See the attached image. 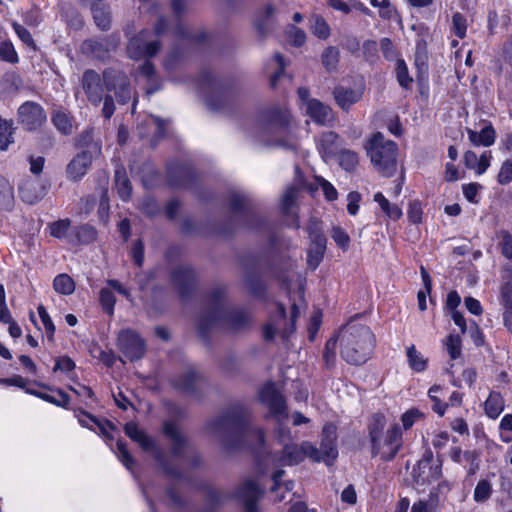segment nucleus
I'll list each match as a JSON object with an SVG mask.
<instances>
[{
  "label": "nucleus",
  "mask_w": 512,
  "mask_h": 512,
  "mask_svg": "<svg viewBox=\"0 0 512 512\" xmlns=\"http://www.w3.org/2000/svg\"><path fill=\"white\" fill-rule=\"evenodd\" d=\"M206 429L226 449H239L246 444L264 443V432L251 426L249 412L241 405L232 406L208 421Z\"/></svg>",
  "instance_id": "f257e3e1"
},
{
  "label": "nucleus",
  "mask_w": 512,
  "mask_h": 512,
  "mask_svg": "<svg viewBox=\"0 0 512 512\" xmlns=\"http://www.w3.org/2000/svg\"><path fill=\"white\" fill-rule=\"evenodd\" d=\"M206 310L198 322L199 332L206 336L214 327L238 331L249 325L250 314L242 309H232L226 305V288L218 285L206 298Z\"/></svg>",
  "instance_id": "f03ea898"
},
{
  "label": "nucleus",
  "mask_w": 512,
  "mask_h": 512,
  "mask_svg": "<svg viewBox=\"0 0 512 512\" xmlns=\"http://www.w3.org/2000/svg\"><path fill=\"white\" fill-rule=\"evenodd\" d=\"M341 356L350 364H364L375 347V336L368 326L348 323L337 335Z\"/></svg>",
  "instance_id": "7ed1b4c3"
},
{
  "label": "nucleus",
  "mask_w": 512,
  "mask_h": 512,
  "mask_svg": "<svg viewBox=\"0 0 512 512\" xmlns=\"http://www.w3.org/2000/svg\"><path fill=\"white\" fill-rule=\"evenodd\" d=\"M386 418L382 414H374L369 424V440L372 446L373 457L380 455L384 461L395 458L402 447V431L398 424H394L384 433Z\"/></svg>",
  "instance_id": "20e7f679"
},
{
  "label": "nucleus",
  "mask_w": 512,
  "mask_h": 512,
  "mask_svg": "<svg viewBox=\"0 0 512 512\" xmlns=\"http://www.w3.org/2000/svg\"><path fill=\"white\" fill-rule=\"evenodd\" d=\"M366 152L375 170L384 177H391L397 170L398 146L392 140H386L377 132L368 140Z\"/></svg>",
  "instance_id": "39448f33"
},
{
  "label": "nucleus",
  "mask_w": 512,
  "mask_h": 512,
  "mask_svg": "<svg viewBox=\"0 0 512 512\" xmlns=\"http://www.w3.org/2000/svg\"><path fill=\"white\" fill-rule=\"evenodd\" d=\"M168 24L165 17L160 16L154 25V30H141L129 39L126 51L130 59H149L158 54L162 44L159 38L167 31Z\"/></svg>",
  "instance_id": "423d86ee"
},
{
  "label": "nucleus",
  "mask_w": 512,
  "mask_h": 512,
  "mask_svg": "<svg viewBox=\"0 0 512 512\" xmlns=\"http://www.w3.org/2000/svg\"><path fill=\"white\" fill-rule=\"evenodd\" d=\"M308 456L315 462L321 461L320 451L310 442H303L301 445L294 443H285L280 455L273 454L267 457L274 466L284 467L296 465Z\"/></svg>",
  "instance_id": "0eeeda50"
},
{
  "label": "nucleus",
  "mask_w": 512,
  "mask_h": 512,
  "mask_svg": "<svg viewBox=\"0 0 512 512\" xmlns=\"http://www.w3.org/2000/svg\"><path fill=\"white\" fill-rule=\"evenodd\" d=\"M103 83L109 93H113L118 104H127L133 99L132 114L135 112L137 97L133 95L130 80L125 72L116 68H107L103 71Z\"/></svg>",
  "instance_id": "6e6552de"
},
{
  "label": "nucleus",
  "mask_w": 512,
  "mask_h": 512,
  "mask_svg": "<svg viewBox=\"0 0 512 512\" xmlns=\"http://www.w3.org/2000/svg\"><path fill=\"white\" fill-rule=\"evenodd\" d=\"M163 433L171 443V453L176 458H188L193 467L201 463L200 455L195 451L189 439L174 422H165Z\"/></svg>",
  "instance_id": "1a4fd4ad"
},
{
  "label": "nucleus",
  "mask_w": 512,
  "mask_h": 512,
  "mask_svg": "<svg viewBox=\"0 0 512 512\" xmlns=\"http://www.w3.org/2000/svg\"><path fill=\"white\" fill-rule=\"evenodd\" d=\"M120 43L119 33L114 32L104 37L84 40L81 44V51L93 59L106 61L111 58L112 53L118 49Z\"/></svg>",
  "instance_id": "9d476101"
},
{
  "label": "nucleus",
  "mask_w": 512,
  "mask_h": 512,
  "mask_svg": "<svg viewBox=\"0 0 512 512\" xmlns=\"http://www.w3.org/2000/svg\"><path fill=\"white\" fill-rule=\"evenodd\" d=\"M291 116L289 112L280 107H272L261 113L260 127L265 134L285 132L289 126Z\"/></svg>",
  "instance_id": "9b49d317"
},
{
  "label": "nucleus",
  "mask_w": 512,
  "mask_h": 512,
  "mask_svg": "<svg viewBox=\"0 0 512 512\" xmlns=\"http://www.w3.org/2000/svg\"><path fill=\"white\" fill-rule=\"evenodd\" d=\"M118 348L130 361L141 359L146 351L145 341L131 329L119 332Z\"/></svg>",
  "instance_id": "f8f14e48"
},
{
  "label": "nucleus",
  "mask_w": 512,
  "mask_h": 512,
  "mask_svg": "<svg viewBox=\"0 0 512 512\" xmlns=\"http://www.w3.org/2000/svg\"><path fill=\"white\" fill-rule=\"evenodd\" d=\"M102 82L103 77L101 78L100 75L92 69L85 70L82 75V88L88 101L94 106H98L102 102L104 92Z\"/></svg>",
  "instance_id": "ddd939ff"
},
{
  "label": "nucleus",
  "mask_w": 512,
  "mask_h": 512,
  "mask_svg": "<svg viewBox=\"0 0 512 512\" xmlns=\"http://www.w3.org/2000/svg\"><path fill=\"white\" fill-rule=\"evenodd\" d=\"M18 117L21 124L28 130H35L46 120L44 109L35 102L28 101L23 103L18 109Z\"/></svg>",
  "instance_id": "4468645a"
},
{
  "label": "nucleus",
  "mask_w": 512,
  "mask_h": 512,
  "mask_svg": "<svg viewBox=\"0 0 512 512\" xmlns=\"http://www.w3.org/2000/svg\"><path fill=\"white\" fill-rule=\"evenodd\" d=\"M171 280L179 295L185 299L190 296L195 286V272L190 266H178L171 275Z\"/></svg>",
  "instance_id": "2eb2a0df"
},
{
  "label": "nucleus",
  "mask_w": 512,
  "mask_h": 512,
  "mask_svg": "<svg viewBox=\"0 0 512 512\" xmlns=\"http://www.w3.org/2000/svg\"><path fill=\"white\" fill-rule=\"evenodd\" d=\"M93 156L88 150L76 154L66 166L67 178L70 181H80L92 165Z\"/></svg>",
  "instance_id": "dca6fc26"
},
{
  "label": "nucleus",
  "mask_w": 512,
  "mask_h": 512,
  "mask_svg": "<svg viewBox=\"0 0 512 512\" xmlns=\"http://www.w3.org/2000/svg\"><path fill=\"white\" fill-rule=\"evenodd\" d=\"M336 427L333 424H326L322 430L320 449L321 461L331 465L338 456L336 447Z\"/></svg>",
  "instance_id": "f3484780"
},
{
  "label": "nucleus",
  "mask_w": 512,
  "mask_h": 512,
  "mask_svg": "<svg viewBox=\"0 0 512 512\" xmlns=\"http://www.w3.org/2000/svg\"><path fill=\"white\" fill-rule=\"evenodd\" d=\"M261 495L262 489L250 479L244 481L236 491V496L243 501L246 512H257V502Z\"/></svg>",
  "instance_id": "a211bd4d"
},
{
  "label": "nucleus",
  "mask_w": 512,
  "mask_h": 512,
  "mask_svg": "<svg viewBox=\"0 0 512 512\" xmlns=\"http://www.w3.org/2000/svg\"><path fill=\"white\" fill-rule=\"evenodd\" d=\"M260 399L269 406L270 411L274 415L281 416L285 414L286 404L284 397L278 391L274 383L264 385L260 391Z\"/></svg>",
  "instance_id": "6ab92c4d"
},
{
  "label": "nucleus",
  "mask_w": 512,
  "mask_h": 512,
  "mask_svg": "<svg viewBox=\"0 0 512 512\" xmlns=\"http://www.w3.org/2000/svg\"><path fill=\"white\" fill-rule=\"evenodd\" d=\"M305 187V181L298 167H296L295 182L290 185L284 192L281 200V209L284 214H290L295 201L298 197L299 191Z\"/></svg>",
  "instance_id": "aec40b11"
},
{
  "label": "nucleus",
  "mask_w": 512,
  "mask_h": 512,
  "mask_svg": "<svg viewBox=\"0 0 512 512\" xmlns=\"http://www.w3.org/2000/svg\"><path fill=\"white\" fill-rule=\"evenodd\" d=\"M307 114L319 124H326L333 119L332 109L317 99L309 100L306 107Z\"/></svg>",
  "instance_id": "412c9836"
},
{
  "label": "nucleus",
  "mask_w": 512,
  "mask_h": 512,
  "mask_svg": "<svg viewBox=\"0 0 512 512\" xmlns=\"http://www.w3.org/2000/svg\"><path fill=\"white\" fill-rule=\"evenodd\" d=\"M336 103L343 109L349 110L350 107L360 101L362 92L352 88L338 86L333 91Z\"/></svg>",
  "instance_id": "4be33fe9"
},
{
  "label": "nucleus",
  "mask_w": 512,
  "mask_h": 512,
  "mask_svg": "<svg viewBox=\"0 0 512 512\" xmlns=\"http://www.w3.org/2000/svg\"><path fill=\"white\" fill-rule=\"evenodd\" d=\"M114 184L119 197L123 201H128L132 195V184L128 178L125 167L117 165L114 173Z\"/></svg>",
  "instance_id": "5701e85b"
},
{
  "label": "nucleus",
  "mask_w": 512,
  "mask_h": 512,
  "mask_svg": "<svg viewBox=\"0 0 512 512\" xmlns=\"http://www.w3.org/2000/svg\"><path fill=\"white\" fill-rule=\"evenodd\" d=\"M193 173L190 168L171 165L168 168V181L172 187H186L192 181Z\"/></svg>",
  "instance_id": "b1692460"
},
{
  "label": "nucleus",
  "mask_w": 512,
  "mask_h": 512,
  "mask_svg": "<svg viewBox=\"0 0 512 512\" xmlns=\"http://www.w3.org/2000/svg\"><path fill=\"white\" fill-rule=\"evenodd\" d=\"M325 249L326 238L315 237V240L311 241V245L307 253V264L312 270H315L322 261Z\"/></svg>",
  "instance_id": "393cba45"
},
{
  "label": "nucleus",
  "mask_w": 512,
  "mask_h": 512,
  "mask_svg": "<svg viewBox=\"0 0 512 512\" xmlns=\"http://www.w3.org/2000/svg\"><path fill=\"white\" fill-rule=\"evenodd\" d=\"M97 232L94 227L84 224L74 229L73 233L68 236V242L76 244H89L96 239Z\"/></svg>",
  "instance_id": "a878e982"
},
{
  "label": "nucleus",
  "mask_w": 512,
  "mask_h": 512,
  "mask_svg": "<svg viewBox=\"0 0 512 512\" xmlns=\"http://www.w3.org/2000/svg\"><path fill=\"white\" fill-rule=\"evenodd\" d=\"M90 10L96 26L102 31H108L111 28L112 22L109 6L101 2Z\"/></svg>",
  "instance_id": "bb28decb"
},
{
  "label": "nucleus",
  "mask_w": 512,
  "mask_h": 512,
  "mask_svg": "<svg viewBox=\"0 0 512 512\" xmlns=\"http://www.w3.org/2000/svg\"><path fill=\"white\" fill-rule=\"evenodd\" d=\"M200 380V374L194 368H190L175 380V386L185 392L192 393L196 390Z\"/></svg>",
  "instance_id": "cd10ccee"
},
{
  "label": "nucleus",
  "mask_w": 512,
  "mask_h": 512,
  "mask_svg": "<svg viewBox=\"0 0 512 512\" xmlns=\"http://www.w3.org/2000/svg\"><path fill=\"white\" fill-rule=\"evenodd\" d=\"M338 138L339 136L333 131H327L321 134L318 149L325 160L335 154Z\"/></svg>",
  "instance_id": "c85d7f7f"
},
{
  "label": "nucleus",
  "mask_w": 512,
  "mask_h": 512,
  "mask_svg": "<svg viewBox=\"0 0 512 512\" xmlns=\"http://www.w3.org/2000/svg\"><path fill=\"white\" fill-rule=\"evenodd\" d=\"M469 140L475 146H490L495 141V130L491 125L484 127L479 133L468 129Z\"/></svg>",
  "instance_id": "c756f323"
},
{
  "label": "nucleus",
  "mask_w": 512,
  "mask_h": 512,
  "mask_svg": "<svg viewBox=\"0 0 512 512\" xmlns=\"http://www.w3.org/2000/svg\"><path fill=\"white\" fill-rule=\"evenodd\" d=\"M429 471L427 475H423V473L416 474V470L412 471L413 480L417 485H424L426 483H431L433 481H436L440 478L442 474V464L441 461L438 459L435 463L431 462V464L428 466Z\"/></svg>",
  "instance_id": "7c9ffc66"
},
{
  "label": "nucleus",
  "mask_w": 512,
  "mask_h": 512,
  "mask_svg": "<svg viewBox=\"0 0 512 512\" xmlns=\"http://www.w3.org/2000/svg\"><path fill=\"white\" fill-rule=\"evenodd\" d=\"M504 410V399L499 392L492 391L485 401V412L490 418H497Z\"/></svg>",
  "instance_id": "2f4dec72"
},
{
  "label": "nucleus",
  "mask_w": 512,
  "mask_h": 512,
  "mask_svg": "<svg viewBox=\"0 0 512 512\" xmlns=\"http://www.w3.org/2000/svg\"><path fill=\"white\" fill-rule=\"evenodd\" d=\"M274 8L271 5H267L264 12L256 19L255 28L259 38L263 39L271 30V18L274 15Z\"/></svg>",
  "instance_id": "473e14b6"
},
{
  "label": "nucleus",
  "mask_w": 512,
  "mask_h": 512,
  "mask_svg": "<svg viewBox=\"0 0 512 512\" xmlns=\"http://www.w3.org/2000/svg\"><path fill=\"white\" fill-rule=\"evenodd\" d=\"M125 433L133 441L139 443L144 449L153 447V441L138 428L134 422H129L125 425Z\"/></svg>",
  "instance_id": "72a5a7b5"
},
{
  "label": "nucleus",
  "mask_w": 512,
  "mask_h": 512,
  "mask_svg": "<svg viewBox=\"0 0 512 512\" xmlns=\"http://www.w3.org/2000/svg\"><path fill=\"white\" fill-rule=\"evenodd\" d=\"M14 190L10 182L0 175V207L10 210L13 205Z\"/></svg>",
  "instance_id": "f704fd0d"
},
{
  "label": "nucleus",
  "mask_w": 512,
  "mask_h": 512,
  "mask_svg": "<svg viewBox=\"0 0 512 512\" xmlns=\"http://www.w3.org/2000/svg\"><path fill=\"white\" fill-rule=\"evenodd\" d=\"M286 318V309L285 306L281 303L277 304V319L275 323H269L264 328V338L267 341H271L274 339L275 334L280 329L279 321H284Z\"/></svg>",
  "instance_id": "c9c22d12"
},
{
  "label": "nucleus",
  "mask_w": 512,
  "mask_h": 512,
  "mask_svg": "<svg viewBox=\"0 0 512 512\" xmlns=\"http://www.w3.org/2000/svg\"><path fill=\"white\" fill-rule=\"evenodd\" d=\"M53 287L56 292L63 295H70L75 290V283L73 279L67 274H60L55 277Z\"/></svg>",
  "instance_id": "e433bc0d"
},
{
  "label": "nucleus",
  "mask_w": 512,
  "mask_h": 512,
  "mask_svg": "<svg viewBox=\"0 0 512 512\" xmlns=\"http://www.w3.org/2000/svg\"><path fill=\"white\" fill-rule=\"evenodd\" d=\"M157 461L159 462L162 470L167 476L176 480L184 479L182 471L178 467L173 465L164 453L159 452L157 454Z\"/></svg>",
  "instance_id": "4c0bfd02"
},
{
  "label": "nucleus",
  "mask_w": 512,
  "mask_h": 512,
  "mask_svg": "<svg viewBox=\"0 0 512 512\" xmlns=\"http://www.w3.org/2000/svg\"><path fill=\"white\" fill-rule=\"evenodd\" d=\"M407 358L411 369L416 372H422L426 369L427 359L418 352L414 345L407 348Z\"/></svg>",
  "instance_id": "58836bf2"
},
{
  "label": "nucleus",
  "mask_w": 512,
  "mask_h": 512,
  "mask_svg": "<svg viewBox=\"0 0 512 512\" xmlns=\"http://www.w3.org/2000/svg\"><path fill=\"white\" fill-rule=\"evenodd\" d=\"M13 122L0 118V150L4 151L14 142Z\"/></svg>",
  "instance_id": "ea45409f"
},
{
  "label": "nucleus",
  "mask_w": 512,
  "mask_h": 512,
  "mask_svg": "<svg viewBox=\"0 0 512 512\" xmlns=\"http://www.w3.org/2000/svg\"><path fill=\"white\" fill-rule=\"evenodd\" d=\"M323 66L327 71H334L339 62V50L334 46L327 47L321 56Z\"/></svg>",
  "instance_id": "a19ab883"
},
{
  "label": "nucleus",
  "mask_w": 512,
  "mask_h": 512,
  "mask_svg": "<svg viewBox=\"0 0 512 512\" xmlns=\"http://www.w3.org/2000/svg\"><path fill=\"white\" fill-rule=\"evenodd\" d=\"M229 206L234 213H247L248 198L241 193L231 192Z\"/></svg>",
  "instance_id": "79ce46f5"
},
{
  "label": "nucleus",
  "mask_w": 512,
  "mask_h": 512,
  "mask_svg": "<svg viewBox=\"0 0 512 512\" xmlns=\"http://www.w3.org/2000/svg\"><path fill=\"white\" fill-rule=\"evenodd\" d=\"M339 164L346 171H353L358 165V155L351 150H342L339 153Z\"/></svg>",
  "instance_id": "37998d69"
},
{
  "label": "nucleus",
  "mask_w": 512,
  "mask_h": 512,
  "mask_svg": "<svg viewBox=\"0 0 512 512\" xmlns=\"http://www.w3.org/2000/svg\"><path fill=\"white\" fill-rule=\"evenodd\" d=\"M311 29L313 34L320 39H326L330 35V28L327 22L319 15H314L312 17Z\"/></svg>",
  "instance_id": "c03bdc74"
},
{
  "label": "nucleus",
  "mask_w": 512,
  "mask_h": 512,
  "mask_svg": "<svg viewBox=\"0 0 512 512\" xmlns=\"http://www.w3.org/2000/svg\"><path fill=\"white\" fill-rule=\"evenodd\" d=\"M396 76L401 87L408 89L413 79L409 76L408 68L403 59H398L396 63Z\"/></svg>",
  "instance_id": "a18cd8bd"
},
{
  "label": "nucleus",
  "mask_w": 512,
  "mask_h": 512,
  "mask_svg": "<svg viewBox=\"0 0 512 512\" xmlns=\"http://www.w3.org/2000/svg\"><path fill=\"white\" fill-rule=\"evenodd\" d=\"M52 121L55 127L63 134L69 135L72 132V123L68 115L63 112L53 114Z\"/></svg>",
  "instance_id": "49530a36"
},
{
  "label": "nucleus",
  "mask_w": 512,
  "mask_h": 512,
  "mask_svg": "<svg viewBox=\"0 0 512 512\" xmlns=\"http://www.w3.org/2000/svg\"><path fill=\"white\" fill-rule=\"evenodd\" d=\"M70 224L69 219L55 221L50 225V234L55 238H66L68 240Z\"/></svg>",
  "instance_id": "de8ad7c7"
},
{
  "label": "nucleus",
  "mask_w": 512,
  "mask_h": 512,
  "mask_svg": "<svg viewBox=\"0 0 512 512\" xmlns=\"http://www.w3.org/2000/svg\"><path fill=\"white\" fill-rule=\"evenodd\" d=\"M492 493V486L488 480H480L474 490V500L476 502H485Z\"/></svg>",
  "instance_id": "09e8293b"
},
{
  "label": "nucleus",
  "mask_w": 512,
  "mask_h": 512,
  "mask_svg": "<svg viewBox=\"0 0 512 512\" xmlns=\"http://www.w3.org/2000/svg\"><path fill=\"white\" fill-rule=\"evenodd\" d=\"M116 299L113 292L108 288H102L100 291V303L105 313L113 315Z\"/></svg>",
  "instance_id": "8fccbe9b"
},
{
  "label": "nucleus",
  "mask_w": 512,
  "mask_h": 512,
  "mask_svg": "<svg viewBox=\"0 0 512 512\" xmlns=\"http://www.w3.org/2000/svg\"><path fill=\"white\" fill-rule=\"evenodd\" d=\"M338 337L330 338L324 348L323 358L325 364L328 368L334 366L336 359V345H337Z\"/></svg>",
  "instance_id": "3c124183"
},
{
  "label": "nucleus",
  "mask_w": 512,
  "mask_h": 512,
  "mask_svg": "<svg viewBox=\"0 0 512 512\" xmlns=\"http://www.w3.org/2000/svg\"><path fill=\"white\" fill-rule=\"evenodd\" d=\"M466 29H467V24H466V18L464 17V15H462L459 12L454 13L452 16L453 33L457 37L462 39L466 35Z\"/></svg>",
  "instance_id": "603ef678"
},
{
  "label": "nucleus",
  "mask_w": 512,
  "mask_h": 512,
  "mask_svg": "<svg viewBox=\"0 0 512 512\" xmlns=\"http://www.w3.org/2000/svg\"><path fill=\"white\" fill-rule=\"evenodd\" d=\"M33 190H35V183L33 182H27L20 187V196L22 200L29 204H34L41 199L42 195L34 194Z\"/></svg>",
  "instance_id": "864d4df0"
},
{
  "label": "nucleus",
  "mask_w": 512,
  "mask_h": 512,
  "mask_svg": "<svg viewBox=\"0 0 512 512\" xmlns=\"http://www.w3.org/2000/svg\"><path fill=\"white\" fill-rule=\"evenodd\" d=\"M447 351L451 359H457L461 355V339L458 335H449L446 341Z\"/></svg>",
  "instance_id": "5fc2aeb1"
},
{
  "label": "nucleus",
  "mask_w": 512,
  "mask_h": 512,
  "mask_svg": "<svg viewBox=\"0 0 512 512\" xmlns=\"http://www.w3.org/2000/svg\"><path fill=\"white\" fill-rule=\"evenodd\" d=\"M37 310H38L39 317L41 318V321L45 327L47 337H48L49 341H52L53 335L55 332V326L43 305H39Z\"/></svg>",
  "instance_id": "6e6d98bb"
},
{
  "label": "nucleus",
  "mask_w": 512,
  "mask_h": 512,
  "mask_svg": "<svg viewBox=\"0 0 512 512\" xmlns=\"http://www.w3.org/2000/svg\"><path fill=\"white\" fill-rule=\"evenodd\" d=\"M57 392H58L59 396L61 397V400H57L54 396L47 394V393H43V392H40L39 398L46 402L54 404L56 406H62V407L68 406L69 402H70L69 395L61 389H58Z\"/></svg>",
  "instance_id": "4d7b16f0"
},
{
  "label": "nucleus",
  "mask_w": 512,
  "mask_h": 512,
  "mask_svg": "<svg viewBox=\"0 0 512 512\" xmlns=\"http://www.w3.org/2000/svg\"><path fill=\"white\" fill-rule=\"evenodd\" d=\"M331 237L340 248L344 250L348 248L350 243V237L342 228L334 227L332 229Z\"/></svg>",
  "instance_id": "13d9d810"
},
{
  "label": "nucleus",
  "mask_w": 512,
  "mask_h": 512,
  "mask_svg": "<svg viewBox=\"0 0 512 512\" xmlns=\"http://www.w3.org/2000/svg\"><path fill=\"white\" fill-rule=\"evenodd\" d=\"M118 457L127 469L132 470L134 461L131 457L126 444L122 440L117 441Z\"/></svg>",
  "instance_id": "bf43d9fd"
},
{
  "label": "nucleus",
  "mask_w": 512,
  "mask_h": 512,
  "mask_svg": "<svg viewBox=\"0 0 512 512\" xmlns=\"http://www.w3.org/2000/svg\"><path fill=\"white\" fill-rule=\"evenodd\" d=\"M268 144L273 145V146L282 147V148L289 149V150H293V151H296V149L298 147L297 140L291 135H288L285 138L271 139L268 142Z\"/></svg>",
  "instance_id": "052dcab7"
},
{
  "label": "nucleus",
  "mask_w": 512,
  "mask_h": 512,
  "mask_svg": "<svg viewBox=\"0 0 512 512\" xmlns=\"http://www.w3.org/2000/svg\"><path fill=\"white\" fill-rule=\"evenodd\" d=\"M13 28L23 43H25L27 46L33 49H36V45L31 33L24 26L14 23Z\"/></svg>",
  "instance_id": "680f3d73"
},
{
  "label": "nucleus",
  "mask_w": 512,
  "mask_h": 512,
  "mask_svg": "<svg viewBox=\"0 0 512 512\" xmlns=\"http://www.w3.org/2000/svg\"><path fill=\"white\" fill-rule=\"evenodd\" d=\"M318 184L321 186L324 195L328 201H334L338 197L337 190L334 186L322 177H316Z\"/></svg>",
  "instance_id": "e2e57ef3"
},
{
  "label": "nucleus",
  "mask_w": 512,
  "mask_h": 512,
  "mask_svg": "<svg viewBox=\"0 0 512 512\" xmlns=\"http://www.w3.org/2000/svg\"><path fill=\"white\" fill-rule=\"evenodd\" d=\"M497 179L502 185L508 184L512 181V160H507L502 164Z\"/></svg>",
  "instance_id": "0e129e2a"
},
{
  "label": "nucleus",
  "mask_w": 512,
  "mask_h": 512,
  "mask_svg": "<svg viewBox=\"0 0 512 512\" xmlns=\"http://www.w3.org/2000/svg\"><path fill=\"white\" fill-rule=\"evenodd\" d=\"M422 207L417 201L410 202L408 209V218L414 224H419L422 221Z\"/></svg>",
  "instance_id": "69168bd1"
},
{
  "label": "nucleus",
  "mask_w": 512,
  "mask_h": 512,
  "mask_svg": "<svg viewBox=\"0 0 512 512\" xmlns=\"http://www.w3.org/2000/svg\"><path fill=\"white\" fill-rule=\"evenodd\" d=\"M501 302L504 310L512 309V284L510 282H506L501 287Z\"/></svg>",
  "instance_id": "338daca9"
},
{
  "label": "nucleus",
  "mask_w": 512,
  "mask_h": 512,
  "mask_svg": "<svg viewBox=\"0 0 512 512\" xmlns=\"http://www.w3.org/2000/svg\"><path fill=\"white\" fill-rule=\"evenodd\" d=\"M501 235H502V241H501L502 254L506 258L512 259V236L507 231H503Z\"/></svg>",
  "instance_id": "774afa93"
}]
</instances>
